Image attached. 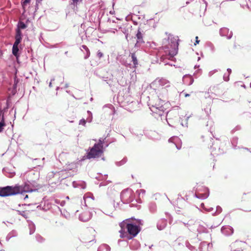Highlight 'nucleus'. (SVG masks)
I'll return each instance as SVG.
<instances>
[{"label": "nucleus", "instance_id": "nucleus-54", "mask_svg": "<svg viewBox=\"0 0 251 251\" xmlns=\"http://www.w3.org/2000/svg\"><path fill=\"white\" fill-rule=\"evenodd\" d=\"M201 205L202 208H204V205L203 203H202Z\"/></svg>", "mask_w": 251, "mask_h": 251}, {"label": "nucleus", "instance_id": "nucleus-2", "mask_svg": "<svg viewBox=\"0 0 251 251\" xmlns=\"http://www.w3.org/2000/svg\"><path fill=\"white\" fill-rule=\"evenodd\" d=\"M34 187V186L29 181L25 182L24 185H23L7 186L4 187H0V196L7 197L24 192H32L37 190Z\"/></svg>", "mask_w": 251, "mask_h": 251}, {"label": "nucleus", "instance_id": "nucleus-42", "mask_svg": "<svg viewBox=\"0 0 251 251\" xmlns=\"http://www.w3.org/2000/svg\"><path fill=\"white\" fill-rule=\"evenodd\" d=\"M209 47H210L212 51H215V47H214V45L211 43H209Z\"/></svg>", "mask_w": 251, "mask_h": 251}, {"label": "nucleus", "instance_id": "nucleus-18", "mask_svg": "<svg viewBox=\"0 0 251 251\" xmlns=\"http://www.w3.org/2000/svg\"><path fill=\"white\" fill-rule=\"evenodd\" d=\"M179 140V139L177 137H176V136H174V137H171V138H170V139H169V141L170 142H173V143H174L175 144V145H176V148H177V149L179 150V149L181 148V146L177 145H176V143L177 142H178Z\"/></svg>", "mask_w": 251, "mask_h": 251}, {"label": "nucleus", "instance_id": "nucleus-48", "mask_svg": "<svg viewBox=\"0 0 251 251\" xmlns=\"http://www.w3.org/2000/svg\"><path fill=\"white\" fill-rule=\"evenodd\" d=\"M80 185H81V188H83V189L85 188V184H84L83 182H80Z\"/></svg>", "mask_w": 251, "mask_h": 251}, {"label": "nucleus", "instance_id": "nucleus-23", "mask_svg": "<svg viewBox=\"0 0 251 251\" xmlns=\"http://www.w3.org/2000/svg\"><path fill=\"white\" fill-rule=\"evenodd\" d=\"M17 235V232L15 230H13L10 232L6 237V241H8L11 237H15Z\"/></svg>", "mask_w": 251, "mask_h": 251}, {"label": "nucleus", "instance_id": "nucleus-40", "mask_svg": "<svg viewBox=\"0 0 251 251\" xmlns=\"http://www.w3.org/2000/svg\"><path fill=\"white\" fill-rule=\"evenodd\" d=\"M177 203H186V201L183 199H180L177 200Z\"/></svg>", "mask_w": 251, "mask_h": 251}, {"label": "nucleus", "instance_id": "nucleus-3", "mask_svg": "<svg viewBox=\"0 0 251 251\" xmlns=\"http://www.w3.org/2000/svg\"><path fill=\"white\" fill-rule=\"evenodd\" d=\"M134 194L133 191L131 189H126L121 192V199L123 203H128L131 202V206H135L137 209H140V205L138 204V203L142 202L141 200L139 198L134 200Z\"/></svg>", "mask_w": 251, "mask_h": 251}, {"label": "nucleus", "instance_id": "nucleus-45", "mask_svg": "<svg viewBox=\"0 0 251 251\" xmlns=\"http://www.w3.org/2000/svg\"><path fill=\"white\" fill-rule=\"evenodd\" d=\"M74 187H77L79 185L76 182L74 181L73 183Z\"/></svg>", "mask_w": 251, "mask_h": 251}, {"label": "nucleus", "instance_id": "nucleus-51", "mask_svg": "<svg viewBox=\"0 0 251 251\" xmlns=\"http://www.w3.org/2000/svg\"><path fill=\"white\" fill-rule=\"evenodd\" d=\"M227 71L228 72V75H230L231 72V70L230 69H227Z\"/></svg>", "mask_w": 251, "mask_h": 251}, {"label": "nucleus", "instance_id": "nucleus-8", "mask_svg": "<svg viewBox=\"0 0 251 251\" xmlns=\"http://www.w3.org/2000/svg\"><path fill=\"white\" fill-rule=\"evenodd\" d=\"M151 111L152 112L158 114L159 116H162L164 113V108L162 104H155L154 105H152L150 107Z\"/></svg>", "mask_w": 251, "mask_h": 251}, {"label": "nucleus", "instance_id": "nucleus-31", "mask_svg": "<svg viewBox=\"0 0 251 251\" xmlns=\"http://www.w3.org/2000/svg\"><path fill=\"white\" fill-rule=\"evenodd\" d=\"M36 240L39 242H42L44 241V239H43V238L40 236V235H37L36 236Z\"/></svg>", "mask_w": 251, "mask_h": 251}, {"label": "nucleus", "instance_id": "nucleus-59", "mask_svg": "<svg viewBox=\"0 0 251 251\" xmlns=\"http://www.w3.org/2000/svg\"><path fill=\"white\" fill-rule=\"evenodd\" d=\"M131 249H132V250H135V249L133 248L132 246H131Z\"/></svg>", "mask_w": 251, "mask_h": 251}, {"label": "nucleus", "instance_id": "nucleus-47", "mask_svg": "<svg viewBox=\"0 0 251 251\" xmlns=\"http://www.w3.org/2000/svg\"><path fill=\"white\" fill-rule=\"evenodd\" d=\"M196 43H195V45H196L197 44H199L200 42V40H198V37H196Z\"/></svg>", "mask_w": 251, "mask_h": 251}, {"label": "nucleus", "instance_id": "nucleus-17", "mask_svg": "<svg viewBox=\"0 0 251 251\" xmlns=\"http://www.w3.org/2000/svg\"><path fill=\"white\" fill-rule=\"evenodd\" d=\"M166 221H158L157 223V227L159 230H162L166 227Z\"/></svg>", "mask_w": 251, "mask_h": 251}, {"label": "nucleus", "instance_id": "nucleus-62", "mask_svg": "<svg viewBox=\"0 0 251 251\" xmlns=\"http://www.w3.org/2000/svg\"><path fill=\"white\" fill-rule=\"evenodd\" d=\"M237 242H235V243L234 244V245H235V244H236Z\"/></svg>", "mask_w": 251, "mask_h": 251}, {"label": "nucleus", "instance_id": "nucleus-28", "mask_svg": "<svg viewBox=\"0 0 251 251\" xmlns=\"http://www.w3.org/2000/svg\"><path fill=\"white\" fill-rule=\"evenodd\" d=\"M5 126V123L4 122L3 116L2 117L1 121L0 122V132H1L3 128V127Z\"/></svg>", "mask_w": 251, "mask_h": 251}, {"label": "nucleus", "instance_id": "nucleus-38", "mask_svg": "<svg viewBox=\"0 0 251 251\" xmlns=\"http://www.w3.org/2000/svg\"><path fill=\"white\" fill-rule=\"evenodd\" d=\"M229 75H228L226 76V75L225 74L223 76V78L225 81H227L229 80Z\"/></svg>", "mask_w": 251, "mask_h": 251}, {"label": "nucleus", "instance_id": "nucleus-63", "mask_svg": "<svg viewBox=\"0 0 251 251\" xmlns=\"http://www.w3.org/2000/svg\"><path fill=\"white\" fill-rule=\"evenodd\" d=\"M250 86H251V83H250Z\"/></svg>", "mask_w": 251, "mask_h": 251}, {"label": "nucleus", "instance_id": "nucleus-9", "mask_svg": "<svg viewBox=\"0 0 251 251\" xmlns=\"http://www.w3.org/2000/svg\"><path fill=\"white\" fill-rule=\"evenodd\" d=\"M132 26L128 24H125L120 26L119 29L125 35L126 39L128 40V36L131 30Z\"/></svg>", "mask_w": 251, "mask_h": 251}, {"label": "nucleus", "instance_id": "nucleus-1", "mask_svg": "<svg viewBox=\"0 0 251 251\" xmlns=\"http://www.w3.org/2000/svg\"><path fill=\"white\" fill-rule=\"evenodd\" d=\"M178 37H175L169 34L167 38H164L162 41V47L158 51V55L160 56L161 59H164L165 56L167 58L171 59L177 53L178 43Z\"/></svg>", "mask_w": 251, "mask_h": 251}, {"label": "nucleus", "instance_id": "nucleus-26", "mask_svg": "<svg viewBox=\"0 0 251 251\" xmlns=\"http://www.w3.org/2000/svg\"><path fill=\"white\" fill-rule=\"evenodd\" d=\"M26 27V25L23 22H20L18 23V29H25Z\"/></svg>", "mask_w": 251, "mask_h": 251}, {"label": "nucleus", "instance_id": "nucleus-55", "mask_svg": "<svg viewBox=\"0 0 251 251\" xmlns=\"http://www.w3.org/2000/svg\"><path fill=\"white\" fill-rule=\"evenodd\" d=\"M184 95H185V97H187L190 96V95L188 94H185Z\"/></svg>", "mask_w": 251, "mask_h": 251}, {"label": "nucleus", "instance_id": "nucleus-53", "mask_svg": "<svg viewBox=\"0 0 251 251\" xmlns=\"http://www.w3.org/2000/svg\"><path fill=\"white\" fill-rule=\"evenodd\" d=\"M177 208H178V209H179V208L182 209V207H176L175 208L176 210V211H177V212H179V211H180V210H179L178 209H177Z\"/></svg>", "mask_w": 251, "mask_h": 251}, {"label": "nucleus", "instance_id": "nucleus-27", "mask_svg": "<svg viewBox=\"0 0 251 251\" xmlns=\"http://www.w3.org/2000/svg\"><path fill=\"white\" fill-rule=\"evenodd\" d=\"M208 245V244H207L206 242L201 243L200 245V247H199L200 251H203V248L205 247L206 248H207Z\"/></svg>", "mask_w": 251, "mask_h": 251}, {"label": "nucleus", "instance_id": "nucleus-56", "mask_svg": "<svg viewBox=\"0 0 251 251\" xmlns=\"http://www.w3.org/2000/svg\"><path fill=\"white\" fill-rule=\"evenodd\" d=\"M212 209H213V208H209V209H206V210H207V211H211V210H212Z\"/></svg>", "mask_w": 251, "mask_h": 251}, {"label": "nucleus", "instance_id": "nucleus-4", "mask_svg": "<svg viewBox=\"0 0 251 251\" xmlns=\"http://www.w3.org/2000/svg\"><path fill=\"white\" fill-rule=\"evenodd\" d=\"M119 225L121 228V229L119 231L121 238H124L126 235V233L124 231L125 227L127 229L128 234L131 236L129 238L130 239L135 237L141 230V228L139 226L133 224H126L125 221L120 223Z\"/></svg>", "mask_w": 251, "mask_h": 251}, {"label": "nucleus", "instance_id": "nucleus-32", "mask_svg": "<svg viewBox=\"0 0 251 251\" xmlns=\"http://www.w3.org/2000/svg\"><path fill=\"white\" fill-rule=\"evenodd\" d=\"M30 0H23L22 2V6L24 9L25 6L30 2Z\"/></svg>", "mask_w": 251, "mask_h": 251}, {"label": "nucleus", "instance_id": "nucleus-49", "mask_svg": "<svg viewBox=\"0 0 251 251\" xmlns=\"http://www.w3.org/2000/svg\"><path fill=\"white\" fill-rule=\"evenodd\" d=\"M94 240V237H92L90 239V241H85V243H87V242H92Z\"/></svg>", "mask_w": 251, "mask_h": 251}, {"label": "nucleus", "instance_id": "nucleus-6", "mask_svg": "<svg viewBox=\"0 0 251 251\" xmlns=\"http://www.w3.org/2000/svg\"><path fill=\"white\" fill-rule=\"evenodd\" d=\"M170 86V82L167 79L164 78H157L151 84L152 87H157L158 86L168 87Z\"/></svg>", "mask_w": 251, "mask_h": 251}, {"label": "nucleus", "instance_id": "nucleus-16", "mask_svg": "<svg viewBox=\"0 0 251 251\" xmlns=\"http://www.w3.org/2000/svg\"><path fill=\"white\" fill-rule=\"evenodd\" d=\"M207 192L204 193H197L195 194L196 196L199 199H205L209 196V191L207 188L205 189Z\"/></svg>", "mask_w": 251, "mask_h": 251}, {"label": "nucleus", "instance_id": "nucleus-58", "mask_svg": "<svg viewBox=\"0 0 251 251\" xmlns=\"http://www.w3.org/2000/svg\"><path fill=\"white\" fill-rule=\"evenodd\" d=\"M135 242L136 243V242ZM137 248H136V249L138 248V247H139L138 244L137 243Z\"/></svg>", "mask_w": 251, "mask_h": 251}, {"label": "nucleus", "instance_id": "nucleus-22", "mask_svg": "<svg viewBox=\"0 0 251 251\" xmlns=\"http://www.w3.org/2000/svg\"><path fill=\"white\" fill-rule=\"evenodd\" d=\"M149 209L151 213L154 212L156 210V205L154 202H151L149 204Z\"/></svg>", "mask_w": 251, "mask_h": 251}, {"label": "nucleus", "instance_id": "nucleus-57", "mask_svg": "<svg viewBox=\"0 0 251 251\" xmlns=\"http://www.w3.org/2000/svg\"><path fill=\"white\" fill-rule=\"evenodd\" d=\"M28 198V196L26 195L25 197V199Z\"/></svg>", "mask_w": 251, "mask_h": 251}, {"label": "nucleus", "instance_id": "nucleus-41", "mask_svg": "<svg viewBox=\"0 0 251 251\" xmlns=\"http://www.w3.org/2000/svg\"><path fill=\"white\" fill-rule=\"evenodd\" d=\"M97 56L100 58L103 56V53L101 51H98L97 53Z\"/></svg>", "mask_w": 251, "mask_h": 251}, {"label": "nucleus", "instance_id": "nucleus-37", "mask_svg": "<svg viewBox=\"0 0 251 251\" xmlns=\"http://www.w3.org/2000/svg\"><path fill=\"white\" fill-rule=\"evenodd\" d=\"M218 71L217 70L215 69L209 72L208 75L209 76H212L215 73Z\"/></svg>", "mask_w": 251, "mask_h": 251}, {"label": "nucleus", "instance_id": "nucleus-21", "mask_svg": "<svg viewBox=\"0 0 251 251\" xmlns=\"http://www.w3.org/2000/svg\"><path fill=\"white\" fill-rule=\"evenodd\" d=\"M28 226L29 228V234L31 235L33 234L35 230V226L34 224L30 221V222L28 223Z\"/></svg>", "mask_w": 251, "mask_h": 251}, {"label": "nucleus", "instance_id": "nucleus-34", "mask_svg": "<svg viewBox=\"0 0 251 251\" xmlns=\"http://www.w3.org/2000/svg\"><path fill=\"white\" fill-rule=\"evenodd\" d=\"M73 1V3L74 5H77L79 3L81 2L82 0H72Z\"/></svg>", "mask_w": 251, "mask_h": 251}, {"label": "nucleus", "instance_id": "nucleus-11", "mask_svg": "<svg viewBox=\"0 0 251 251\" xmlns=\"http://www.w3.org/2000/svg\"><path fill=\"white\" fill-rule=\"evenodd\" d=\"M220 34L222 36H226L228 39H229L232 36V32L229 31V29L226 27H223L220 30Z\"/></svg>", "mask_w": 251, "mask_h": 251}, {"label": "nucleus", "instance_id": "nucleus-24", "mask_svg": "<svg viewBox=\"0 0 251 251\" xmlns=\"http://www.w3.org/2000/svg\"><path fill=\"white\" fill-rule=\"evenodd\" d=\"M131 57L132 59V61L133 62L134 67H135L138 64V60L135 54L134 53H131Z\"/></svg>", "mask_w": 251, "mask_h": 251}, {"label": "nucleus", "instance_id": "nucleus-13", "mask_svg": "<svg viewBox=\"0 0 251 251\" xmlns=\"http://www.w3.org/2000/svg\"><path fill=\"white\" fill-rule=\"evenodd\" d=\"M183 83L187 85H191L194 82V78L189 75H185L183 76L182 79Z\"/></svg>", "mask_w": 251, "mask_h": 251}, {"label": "nucleus", "instance_id": "nucleus-20", "mask_svg": "<svg viewBox=\"0 0 251 251\" xmlns=\"http://www.w3.org/2000/svg\"><path fill=\"white\" fill-rule=\"evenodd\" d=\"M18 45H19V44H16V43H14L13 48H12V53H13V55L16 57L18 55V51H19Z\"/></svg>", "mask_w": 251, "mask_h": 251}, {"label": "nucleus", "instance_id": "nucleus-7", "mask_svg": "<svg viewBox=\"0 0 251 251\" xmlns=\"http://www.w3.org/2000/svg\"><path fill=\"white\" fill-rule=\"evenodd\" d=\"M157 93L158 94V99L161 100L162 102L168 100V93L166 88L162 87Z\"/></svg>", "mask_w": 251, "mask_h": 251}, {"label": "nucleus", "instance_id": "nucleus-33", "mask_svg": "<svg viewBox=\"0 0 251 251\" xmlns=\"http://www.w3.org/2000/svg\"><path fill=\"white\" fill-rule=\"evenodd\" d=\"M186 246L190 250L192 251H195L196 250L195 247L191 245L189 243L186 244Z\"/></svg>", "mask_w": 251, "mask_h": 251}, {"label": "nucleus", "instance_id": "nucleus-10", "mask_svg": "<svg viewBox=\"0 0 251 251\" xmlns=\"http://www.w3.org/2000/svg\"><path fill=\"white\" fill-rule=\"evenodd\" d=\"M221 232L226 236H229L233 234V228L229 226H225L222 227Z\"/></svg>", "mask_w": 251, "mask_h": 251}, {"label": "nucleus", "instance_id": "nucleus-25", "mask_svg": "<svg viewBox=\"0 0 251 251\" xmlns=\"http://www.w3.org/2000/svg\"><path fill=\"white\" fill-rule=\"evenodd\" d=\"M81 49H84L85 50L86 52H87V54L84 57V58L85 59H87L89 56H90V51L88 49V48H87V47L85 45H82L81 47Z\"/></svg>", "mask_w": 251, "mask_h": 251}, {"label": "nucleus", "instance_id": "nucleus-61", "mask_svg": "<svg viewBox=\"0 0 251 251\" xmlns=\"http://www.w3.org/2000/svg\"><path fill=\"white\" fill-rule=\"evenodd\" d=\"M188 3H189V2H188V1L186 2V4H188Z\"/></svg>", "mask_w": 251, "mask_h": 251}, {"label": "nucleus", "instance_id": "nucleus-5", "mask_svg": "<svg viewBox=\"0 0 251 251\" xmlns=\"http://www.w3.org/2000/svg\"><path fill=\"white\" fill-rule=\"evenodd\" d=\"M104 140L102 138H100L99 143L95 144L94 146L90 149V151L87 152V157L88 159L95 158L100 157L102 154Z\"/></svg>", "mask_w": 251, "mask_h": 251}, {"label": "nucleus", "instance_id": "nucleus-15", "mask_svg": "<svg viewBox=\"0 0 251 251\" xmlns=\"http://www.w3.org/2000/svg\"><path fill=\"white\" fill-rule=\"evenodd\" d=\"M22 40V32L19 29L16 30V34L15 36V41L14 43L19 44Z\"/></svg>", "mask_w": 251, "mask_h": 251}, {"label": "nucleus", "instance_id": "nucleus-46", "mask_svg": "<svg viewBox=\"0 0 251 251\" xmlns=\"http://www.w3.org/2000/svg\"><path fill=\"white\" fill-rule=\"evenodd\" d=\"M54 78L51 79L50 82V84H49V87H52V82L53 81H54Z\"/></svg>", "mask_w": 251, "mask_h": 251}, {"label": "nucleus", "instance_id": "nucleus-50", "mask_svg": "<svg viewBox=\"0 0 251 251\" xmlns=\"http://www.w3.org/2000/svg\"><path fill=\"white\" fill-rule=\"evenodd\" d=\"M166 215H167V218H169V219L172 218V217H171V216L169 214L166 213Z\"/></svg>", "mask_w": 251, "mask_h": 251}, {"label": "nucleus", "instance_id": "nucleus-29", "mask_svg": "<svg viewBox=\"0 0 251 251\" xmlns=\"http://www.w3.org/2000/svg\"><path fill=\"white\" fill-rule=\"evenodd\" d=\"M87 113L89 115V117L87 118L86 121L89 123H91L93 119L92 114L90 111H87Z\"/></svg>", "mask_w": 251, "mask_h": 251}, {"label": "nucleus", "instance_id": "nucleus-35", "mask_svg": "<svg viewBox=\"0 0 251 251\" xmlns=\"http://www.w3.org/2000/svg\"><path fill=\"white\" fill-rule=\"evenodd\" d=\"M136 193L137 194H138L139 195H140L141 193H142L143 195H144L145 193V191L143 189H140L139 190H137L136 191Z\"/></svg>", "mask_w": 251, "mask_h": 251}, {"label": "nucleus", "instance_id": "nucleus-30", "mask_svg": "<svg viewBox=\"0 0 251 251\" xmlns=\"http://www.w3.org/2000/svg\"><path fill=\"white\" fill-rule=\"evenodd\" d=\"M126 159H123L122 161H120V162H117L116 163V165L118 166H121L123 164H124L125 163H126Z\"/></svg>", "mask_w": 251, "mask_h": 251}, {"label": "nucleus", "instance_id": "nucleus-39", "mask_svg": "<svg viewBox=\"0 0 251 251\" xmlns=\"http://www.w3.org/2000/svg\"><path fill=\"white\" fill-rule=\"evenodd\" d=\"M221 211H222V208L219 206H217L216 212L218 214H219L221 212Z\"/></svg>", "mask_w": 251, "mask_h": 251}, {"label": "nucleus", "instance_id": "nucleus-12", "mask_svg": "<svg viewBox=\"0 0 251 251\" xmlns=\"http://www.w3.org/2000/svg\"><path fill=\"white\" fill-rule=\"evenodd\" d=\"M137 41L135 45V47H139L141 44L144 43L143 38V34L141 32L140 29L138 28L137 33L136 34Z\"/></svg>", "mask_w": 251, "mask_h": 251}, {"label": "nucleus", "instance_id": "nucleus-60", "mask_svg": "<svg viewBox=\"0 0 251 251\" xmlns=\"http://www.w3.org/2000/svg\"><path fill=\"white\" fill-rule=\"evenodd\" d=\"M183 224H184V225H187V224H188L187 223H183Z\"/></svg>", "mask_w": 251, "mask_h": 251}, {"label": "nucleus", "instance_id": "nucleus-44", "mask_svg": "<svg viewBox=\"0 0 251 251\" xmlns=\"http://www.w3.org/2000/svg\"><path fill=\"white\" fill-rule=\"evenodd\" d=\"M173 111H170L169 112H168L166 115L167 118H170L171 114L173 113Z\"/></svg>", "mask_w": 251, "mask_h": 251}, {"label": "nucleus", "instance_id": "nucleus-19", "mask_svg": "<svg viewBox=\"0 0 251 251\" xmlns=\"http://www.w3.org/2000/svg\"><path fill=\"white\" fill-rule=\"evenodd\" d=\"M110 248L106 244L100 245L98 249V251H110Z\"/></svg>", "mask_w": 251, "mask_h": 251}, {"label": "nucleus", "instance_id": "nucleus-36", "mask_svg": "<svg viewBox=\"0 0 251 251\" xmlns=\"http://www.w3.org/2000/svg\"><path fill=\"white\" fill-rule=\"evenodd\" d=\"M86 121H87L84 119H82L80 120L79 124V125H82L85 126V125L86 124Z\"/></svg>", "mask_w": 251, "mask_h": 251}, {"label": "nucleus", "instance_id": "nucleus-43", "mask_svg": "<svg viewBox=\"0 0 251 251\" xmlns=\"http://www.w3.org/2000/svg\"><path fill=\"white\" fill-rule=\"evenodd\" d=\"M188 119V117H187V118L186 119V122L185 123H183L182 122L181 123V125L183 126H187V120Z\"/></svg>", "mask_w": 251, "mask_h": 251}, {"label": "nucleus", "instance_id": "nucleus-14", "mask_svg": "<svg viewBox=\"0 0 251 251\" xmlns=\"http://www.w3.org/2000/svg\"><path fill=\"white\" fill-rule=\"evenodd\" d=\"M83 199L85 204L87 206V202H89L90 201H93L94 200V198L91 193H87L83 196Z\"/></svg>", "mask_w": 251, "mask_h": 251}, {"label": "nucleus", "instance_id": "nucleus-52", "mask_svg": "<svg viewBox=\"0 0 251 251\" xmlns=\"http://www.w3.org/2000/svg\"><path fill=\"white\" fill-rule=\"evenodd\" d=\"M126 220H138V219H136L134 217H131L130 218L126 219Z\"/></svg>", "mask_w": 251, "mask_h": 251}]
</instances>
